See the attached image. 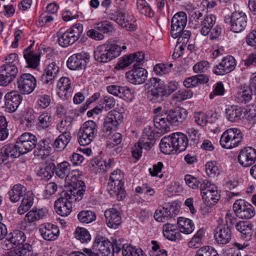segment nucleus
<instances>
[{"instance_id": "obj_1", "label": "nucleus", "mask_w": 256, "mask_h": 256, "mask_svg": "<svg viewBox=\"0 0 256 256\" xmlns=\"http://www.w3.org/2000/svg\"><path fill=\"white\" fill-rule=\"evenodd\" d=\"M242 134L236 128H230L225 130L220 136V144L224 148L232 149L242 142Z\"/></svg>"}, {"instance_id": "obj_2", "label": "nucleus", "mask_w": 256, "mask_h": 256, "mask_svg": "<svg viewBox=\"0 0 256 256\" xmlns=\"http://www.w3.org/2000/svg\"><path fill=\"white\" fill-rule=\"evenodd\" d=\"M112 246L111 242L108 240H96L92 250L84 248L83 251L88 256H114Z\"/></svg>"}, {"instance_id": "obj_3", "label": "nucleus", "mask_w": 256, "mask_h": 256, "mask_svg": "<svg viewBox=\"0 0 256 256\" xmlns=\"http://www.w3.org/2000/svg\"><path fill=\"white\" fill-rule=\"evenodd\" d=\"M124 174L120 170L117 169L111 173L108 185V190L111 194L118 196L124 194Z\"/></svg>"}, {"instance_id": "obj_4", "label": "nucleus", "mask_w": 256, "mask_h": 256, "mask_svg": "<svg viewBox=\"0 0 256 256\" xmlns=\"http://www.w3.org/2000/svg\"><path fill=\"white\" fill-rule=\"evenodd\" d=\"M36 85V78L30 74H23L16 80L17 88L23 94H31L35 89Z\"/></svg>"}, {"instance_id": "obj_5", "label": "nucleus", "mask_w": 256, "mask_h": 256, "mask_svg": "<svg viewBox=\"0 0 256 256\" xmlns=\"http://www.w3.org/2000/svg\"><path fill=\"white\" fill-rule=\"evenodd\" d=\"M231 30L234 32L243 31L247 26L248 17L242 12H234L231 16L225 20H228Z\"/></svg>"}, {"instance_id": "obj_6", "label": "nucleus", "mask_w": 256, "mask_h": 256, "mask_svg": "<svg viewBox=\"0 0 256 256\" xmlns=\"http://www.w3.org/2000/svg\"><path fill=\"white\" fill-rule=\"evenodd\" d=\"M236 215L242 219H250L255 215L254 206L243 200H236L233 204Z\"/></svg>"}, {"instance_id": "obj_7", "label": "nucleus", "mask_w": 256, "mask_h": 256, "mask_svg": "<svg viewBox=\"0 0 256 256\" xmlns=\"http://www.w3.org/2000/svg\"><path fill=\"white\" fill-rule=\"evenodd\" d=\"M24 154L18 144H9L4 146L0 151V160L2 162L12 161Z\"/></svg>"}, {"instance_id": "obj_8", "label": "nucleus", "mask_w": 256, "mask_h": 256, "mask_svg": "<svg viewBox=\"0 0 256 256\" xmlns=\"http://www.w3.org/2000/svg\"><path fill=\"white\" fill-rule=\"evenodd\" d=\"M18 69L16 65H2L0 66V86H6L16 78Z\"/></svg>"}, {"instance_id": "obj_9", "label": "nucleus", "mask_w": 256, "mask_h": 256, "mask_svg": "<svg viewBox=\"0 0 256 256\" xmlns=\"http://www.w3.org/2000/svg\"><path fill=\"white\" fill-rule=\"evenodd\" d=\"M16 144H18L23 154H26L32 151L36 146L37 138L34 134L26 132L18 138Z\"/></svg>"}, {"instance_id": "obj_10", "label": "nucleus", "mask_w": 256, "mask_h": 256, "mask_svg": "<svg viewBox=\"0 0 256 256\" xmlns=\"http://www.w3.org/2000/svg\"><path fill=\"white\" fill-rule=\"evenodd\" d=\"M187 23V16L184 12L176 14L171 20L170 34L174 38H177L185 28Z\"/></svg>"}, {"instance_id": "obj_11", "label": "nucleus", "mask_w": 256, "mask_h": 256, "mask_svg": "<svg viewBox=\"0 0 256 256\" xmlns=\"http://www.w3.org/2000/svg\"><path fill=\"white\" fill-rule=\"evenodd\" d=\"M140 65H133L132 68L126 72V78L132 84H140L144 83L148 78L146 70Z\"/></svg>"}, {"instance_id": "obj_12", "label": "nucleus", "mask_w": 256, "mask_h": 256, "mask_svg": "<svg viewBox=\"0 0 256 256\" xmlns=\"http://www.w3.org/2000/svg\"><path fill=\"white\" fill-rule=\"evenodd\" d=\"M72 202L69 195L63 192L62 196L54 202L56 212L62 216H68L72 210Z\"/></svg>"}, {"instance_id": "obj_13", "label": "nucleus", "mask_w": 256, "mask_h": 256, "mask_svg": "<svg viewBox=\"0 0 256 256\" xmlns=\"http://www.w3.org/2000/svg\"><path fill=\"white\" fill-rule=\"evenodd\" d=\"M238 159L242 166L249 167L256 161V150L251 146L245 147L240 150Z\"/></svg>"}, {"instance_id": "obj_14", "label": "nucleus", "mask_w": 256, "mask_h": 256, "mask_svg": "<svg viewBox=\"0 0 256 256\" xmlns=\"http://www.w3.org/2000/svg\"><path fill=\"white\" fill-rule=\"evenodd\" d=\"M118 204H114L112 208L104 212V216L107 226L110 228H117L122 223V217Z\"/></svg>"}, {"instance_id": "obj_15", "label": "nucleus", "mask_w": 256, "mask_h": 256, "mask_svg": "<svg viewBox=\"0 0 256 256\" xmlns=\"http://www.w3.org/2000/svg\"><path fill=\"white\" fill-rule=\"evenodd\" d=\"M39 232L42 238L48 241H54L56 240L60 235L58 227L50 222L42 224L40 226Z\"/></svg>"}, {"instance_id": "obj_16", "label": "nucleus", "mask_w": 256, "mask_h": 256, "mask_svg": "<svg viewBox=\"0 0 256 256\" xmlns=\"http://www.w3.org/2000/svg\"><path fill=\"white\" fill-rule=\"evenodd\" d=\"M71 80L68 77L62 76L59 79L56 84V92L58 96L62 100H69L72 96Z\"/></svg>"}, {"instance_id": "obj_17", "label": "nucleus", "mask_w": 256, "mask_h": 256, "mask_svg": "<svg viewBox=\"0 0 256 256\" xmlns=\"http://www.w3.org/2000/svg\"><path fill=\"white\" fill-rule=\"evenodd\" d=\"M232 233L228 226L219 224L214 230V240L219 245H224L229 243L232 240Z\"/></svg>"}, {"instance_id": "obj_18", "label": "nucleus", "mask_w": 256, "mask_h": 256, "mask_svg": "<svg viewBox=\"0 0 256 256\" xmlns=\"http://www.w3.org/2000/svg\"><path fill=\"white\" fill-rule=\"evenodd\" d=\"M5 109L7 112H15L20 104L22 97L17 91H12L7 93L5 96Z\"/></svg>"}, {"instance_id": "obj_19", "label": "nucleus", "mask_w": 256, "mask_h": 256, "mask_svg": "<svg viewBox=\"0 0 256 256\" xmlns=\"http://www.w3.org/2000/svg\"><path fill=\"white\" fill-rule=\"evenodd\" d=\"M72 30L69 28L66 30H64L63 28L60 30L58 32V42L60 46L62 47H67L78 40L76 36Z\"/></svg>"}, {"instance_id": "obj_20", "label": "nucleus", "mask_w": 256, "mask_h": 256, "mask_svg": "<svg viewBox=\"0 0 256 256\" xmlns=\"http://www.w3.org/2000/svg\"><path fill=\"white\" fill-rule=\"evenodd\" d=\"M116 20L120 25L128 31L134 32L136 30L137 26L134 24L136 20L128 13H120Z\"/></svg>"}, {"instance_id": "obj_21", "label": "nucleus", "mask_w": 256, "mask_h": 256, "mask_svg": "<svg viewBox=\"0 0 256 256\" xmlns=\"http://www.w3.org/2000/svg\"><path fill=\"white\" fill-rule=\"evenodd\" d=\"M47 214L46 208H33L26 214L24 220L30 225H34L36 222L46 218Z\"/></svg>"}, {"instance_id": "obj_22", "label": "nucleus", "mask_w": 256, "mask_h": 256, "mask_svg": "<svg viewBox=\"0 0 256 256\" xmlns=\"http://www.w3.org/2000/svg\"><path fill=\"white\" fill-rule=\"evenodd\" d=\"M162 232L164 236L171 241L176 242L182 238L180 232L176 224L169 223L164 224Z\"/></svg>"}, {"instance_id": "obj_23", "label": "nucleus", "mask_w": 256, "mask_h": 256, "mask_svg": "<svg viewBox=\"0 0 256 256\" xmlns=\"http://www.w3.org/2000/svg\"><path fill=\"white\" fill-rule=\"evenodd\" d=\"M252 224L248 221H240L235 225L236 230L240 234L241 238L246 241L250 240L252 234Z\"/></svg>"}, {"instance_id": "obj_24", "label": "nucleus", "mask_w": 256, "mask_h": 256, "mask_svg": "<svg viewBox=\"0 0 256 256\" xmlns=\"http://www.w3.org/2000/svg\"><path fill=\"white\" fill-rule=\"evenodd\" d=\"M173 142L175 144L177 152L184 151L188 147V140L187 136L180 132H174L171 134Z\"/></svg>"}, {"instance_id": "obj_25", "label": "nucleus", "mask_w": 256, "mask_h": 256, "mask_svg": "<svg viewBox=\"0 0 256 256\" xmlns=\"http://www.w3.org/2000/svg\"><path fill=\"white\" fill-rule=\"evenodd\" d=\"M164 114V116H166L170 124H172L176 125L182 123L186 116V112L184 110H169L165 112Z\"/></svg>"}, {"instance_id": "obj_26", "label": "nucleus", "mask_w": 256, "mask_h": 256, "mask_svg": "<svg viewBox=\"0 0 256 256\" xmlns=\"http://www.w3.org/2000/svg\"><path fill=\"white\" fill-rule=\"evenodd\" d=\"M225 114L226 119L232 122H238L242 116V109L235 105L228 106L225 110Z\"/></svg>"}, {"instance_id": "obj_27", "label": "nucleus", "mask_w": 256, "mask_h": 256, "mask_svg": "<svg viewBox=\"0 0 256 256\" xmlns=\"http://www.w3.org/2000/svg\"><path fill=\"white\" fill-rule=\"evenodd\" d=\"M253 92V90L249 86L241 85L238 88L236 98L240 102L246 104L252 100Z\"/></svg>"}, {"instance_id": "obj_28", "label": "nucleus", "mask_w": 256, "mask_h": 256, "mask_svg": "<svg viewBox=\"0 0 256 256\" xmlns=\"http://www.w3.org/2000/svg\"><path fill=\"white\" fill-rule=\"evenodd\" d=\"M161 152L166 154H172L177 153L175 144L171 134L162 138L160 144Z\"/></svg>"}, {"instance_id": "obj_29", "label": "nucleus", "mask_w": 256, "mask_h": 256, "mask_svg": "<svg viewBox=\"0 0 256 256\" xmlns=\"http://www.w3.org/2000/svg\"><path fill=\"white\" fill-rule=\"evenodd\" d=\"M164 115V114H157L154 116L153 120L155 127L162 134L170 130V124Z\"/></svg>"}, {"instance_id": "obj_30", "label": "nucleus", "mask_w": 256, "mask_h": 256, "mask_svg": "<svg viewBox=\"0 0 256 256\" xmlns=\"http://www.w3.org/2000/svg\"><path fill=\"white\" fill-rule=\"evenodd\" d=\"M34 200V194L30 192H26L22 197L21 204L18 208V214L22 215L28 212L32 206Z\"/></svg>"}, {"instance_id": "obj_31", "label": "nucleus", "mask_w": 256, "mask_h": 256, "mask_svg": "<svg viewBox=\"0 0 256 256\" xmlns=\"http://www.w3.org/2000/svg\"><path fill=\"white\" fill-rule=\"evenodd\" d=\"M78 186H72L73 187V190H70L68 192H64V193H67L70 197V200L72 201H80V200L86 191V186L83 181H80L78 184Z\"/></svg>"}, {"instance_id": "obj_32", "label": "nucleus", "mask_w": 256, "mask_h": 256, "mask_svg": "<svg viewBox=\"0 0 256 256\" xmlns=\"http://www.w3.org/2000/svg\"><path fill=\"white\" fill-rule=\"evenodd\" d=\"M58 72L59 68L56 65H48L41 76L42 81L46 84L52 83Z\"/></svg>"}, {"instance_id": "obj_33", "label": "nucleus", "mask_w": 256, "mask_h": 256, "mask_svg": "<svg viewBox=\"0 0 256 256\" xmlns=\"http://www.w3.org/2000/svg\"><path fill=\"white\" fill-rule=\"evenodd\" d=\"M26 188L20 184H16L8 191V195L12 202H18L26 193Z\"/></svg>"}, {"instance_id": "obj_34", "label": "nucleus", "mask_w": 256, "mask_h": 256, "mask_svg": "<svg viewBox=\"0 0 256 256\" xmlns=\"http://www.w3.org/2000/svg\"><path fill=\"white\" fill-rule=\"evenodd\" d=\"M71 139V133L61 134L54 142L53 147L56 151L61 152L66 147Z\"/></svg>"}, {"instance_id": "obj_35", "label": "nucleus", "mask_w": 256, "mask_h": 256, "mask_svg": "<svg viewBox=\"0 0 256 256\" xmlns=\"http://www.w3.org/2000/svg\"><path fill=\"white\" fill-rule=\"evenodd\" d=\"M216 20V16L213 14L206 16L204 20L200 22V32L204 36H208L210 30V28L214 26Z\"/></svg>"}, {"instance_id": "obj_36", "label": "nucleus", "mask_w": 256, "mask_h": 256, "mask_svg": "<svg viewBox=\"0 0 256 256\" xmlns=\"http://www.w3.org/2000/svg\"><path fill=\"white\" fill-rule=\"evenodd\" d=\"M123 64H141L146 62L145 54L142 52H138L134 54L124 56L122 59ZM117 64H120L118 63Z\"/></svg>"}, {"instance_id": "obj_37", "label": "nucleus", "mask_w": 256, "mask_h": 256, "mask_svg": "<svg viewBox=\"0 0 256 256\" xmlns=\"http://www.w3.org/2000/svg\"><path fill=\"white\" fill-rule=\"evenodd\" d=\"M180 232L188 234L193 232L194 230V224L192 221L184 217H180L177 220Z\"/></svg>"}, {"instance_id": "obj_38", "label": "nucleus", "mask_w": 256, "mask_h": 256, "mask_svg": "<svg viewBox=\"0 0 256 256\" xmlns=\"http://www.w3.org/2000/svg\"><path fill=\"white\" fill-rule=\"evenodd\" d=\"M33 45L34 44H31L23 51L24 57L27 64H38L40 60V54L32 50Z\"/></svg>"}, {"instance_id": "obj_39", "label": "nucleus", "mask_w": 256, "mask_h": 256, "mask_svg": "<svg viewBox=\"0 0 256 256\" xmlns=\"http://www.w3.org/2000/svg\"><path fill=\"white\" fill-rule=\"evenodd\" d=\"M8 239L14 245L20 247L24 244V243L26 240V236L23 232L20 230H14L8 234Z\"/></svg>"}, {"instance_id": "obj_40", "label": "nucleus", "mask_w": 256, "mask_h": 256, "mask_svg": "<svg viewBox=\"0 0 256 256\" xmlns=\"http://www.w3.org/2000/svg\"><path fill=\"white\" fill-rule=\"evenodd\" d=\"M90 56L89 54L82 52L74 54L68 60L66 64H86L90 62Z\"/></svg>"}, {"instance_id": "obj_41", "label": "nucleus", "mask_w": 256, "mask_h": 256, "mask_svg": "<svg viewBox=\"0 0 256 256\" xmlns=\"http://www.w3.org/2000/svg\"><path fill=\"white\" fill-rule=\"evenodd\" d=\"M72 118L70 116H64L56 124V130L61 134L71 133Z\"/></svg>"}, {"instance_id": "obj_42", "label": "nucleus", "mask_w": 256, "mask_h": 256, "mask_svg": "<svg viewBox=\"0 0 256 256\" xmlns=\"http://www.w3.org/2000/svg\"><path fill=\"white\" fill-rule=\"evenodd\" d=\"M52 118L50 114L47 112L42 113L38 118L37 127L38 130H46L52 124Z\"/></svg>"}, {"instance_id": "obj_43", "label": "nucleus", "mask_w": 256, "mask_h": 256, "mask_svg": "<svg viewBox=\"0 0 256 256\" xmlns=\"http://www.w3.org/2000/svg\"><path fill=\"white\" fill-rule=\"evenodd\" d=\"M172 216V214L169 208L159 207L156 210L154 218L157 222H164L171 218Z\"/></svg>"}, {"instance_id": "obj_44", "label": "nucleus", "mask_w": 256, "mask_h": 256, "mask_svg": "<svg viewBox=\"0 0 256 256\" xmlns=\"http://www.w3.org/2000/svg\"><path fill=\"white\" fill-rule=\"evenodd\" d=\"M54 168L53 164L42 165L38 170L37 174L42 179L49 180L54 175Z\"/></svg>"}, {"instance_id": "obj_45", "label": "nucleus", "mask_w": 256, "mask_h": 256, "mask_svg": "<svg viewBox=\"0 0 256 256\" xmlns=\"http://www.w3.org/2000/svg\"><path fill=\"white\" fill-rule=\"evenodd\" d=\"M34 150L36 156L43 158L45 156H48L50 152V147L45 140H40L36 144Z\"/></svg>"}, {"instance_id": "obj_46", "label": "nucleus", "mask_w": 256, "mask_h": 256, "mask_svg": "<svg viewBox=\"0 0 256 256\" xmlns=\"http://www.w3.org/2000/svg\"><path fill=\"white\" fill-rule=\"evenodd\" d=\"M77 218L80 222L89 224L96 220V215L94 212L90 210H84L78 214Z\"/></svg>"}, {"instance_id": "obj_47", "label": "nucleus", "mask_w": 256, "mask_h": 256, "mask_svg": "<svg viewBox=\"0 0 256 256\" xmlns=\"http://www.w3.org/2000/svg\"><path fill=\"white\" fill-rule=\"evenodd\" d=\"M70 164L66 161L58 164L55 167L56 175L60 178L66 179L70 171Z\"/></svg>"}, {"instance_id": "obj_48", "label": "nucleus", "mask_w": 256, "mask_h": 256, "mask_svg": "<svg viewBox=\"0 0 256 256\" xmlns=\"http://www.w3.org/2000/svg\"><path fill=\"white\" fill-rule=\"evenodd\" d=\"M152 134V132L150 130L148 131L147 132H143L142 137L138 142V144L142 146V148L146 150H149L150 149L153 139Z\"/></svg>"}, {"instance_id": "obj_49", "label": "nucleus", "mask_w": 256, "mask_h": 256, "mask_svg": "<svg viewBox=\"0 0 256 256\" xmlns=\"http://www.w3.org/2000/svg\"><path fill=\"white\" fill-rule=\"evenodd\" d=\"M74 236L82 243H88L91 240V236L89 232L84 228H76L74 232Z\"/></svg>"}, {"instance_id": "obj_50", "label": "nucleus", "mask_w": 256, "mask_h": 256, "mask_svg": "<svg viewBox=\"0 0 256 256\" xmlns=\"http://www.w3.org/2000/svg\"><path fill=\"white\" fill-rule=\"evenodd\" d=\"M98 129L96 123L93 120L86 122L80 130L94 138Z\"/></svg>"}, {"instance_id": "obj_51", "label": "nucleus", "mask_w": 256, "mask_h": 256, "mask_svg": "<svg viewBox=\"0 0 256 256\" xmlns=\"http://www.w3.org/2000/svg\"><path fill=\"white\" fill-rule=\"evenodd\" d=\"M204 229H199L194 236L191 240L188 242V246L192 248H197L202 244V238L204 235Z\"/></svg>"}, {"instance_id": "obj_52", "label": "nucleus", "mask_w": 256, "mask_h": 256, "mask_svg": "<svg viewBox=\"0 0 256 256\" xmlns=\"http://www.w3.org/2000/svg\"><path fill=\"white\" fill-rule=\"evenodd\" d=\"M202 199L208 204H214L218 202L220 199V194L218 192V190H211L206 193L202 192Z\"/></svg>"}, {"instance_id": "obj_53", "label": "nucleus", "mask_w": 256, "mask_h": 256, "mask_svg": "<svg viewBox=\"0 0 256 256\" xmlns=\"http://www.w3.org/2000/svg\"><path fill=\"white\" fill-rule=\"evenodd\" d=\"M102 47H104V44L98 47V50L94 54V58L99 62H108L111 60L109 56L110 54L106 50L102 48Z\"/></svg>"}, {"instance_id": "obj_54", "label": "nucleus", "mask_w": 256, "mask_h": 256, "mask_svg": "<svg viewBox=\"0 0 256 256\" xmlns=\"http://www.w3.org/2000/svg\"><path fill=\"white\" fill-rule=\"evenodd\" d=\"M82 172L78 170H70L65 180L70 186H78Z\"/></svg>"}, {"instance_id": "obj_55", "label": "nucleus", "mask_w": 256, "mask_h": 256, "mask_svg": "<svg viewBox=\"0 0 256 256\" xmlns=\"http://www.w3.org/2000/svg\"><path fill=\"white\" fill-rule=\"evenodd\" d=\"M184 180L186 184L190 188L198 190L202 184V178L195 177L191 174H186Z\"/></svg>"}, {"instance_id": "obj_56", "label": "nucleus", "mask_w": 256, "mask_h": 256, "mask_svg": "<svg viewBox=\"0 0 256 256\" xmlns=\"http://www.w3.org/2000/svg\"><path fill=\"white\" fill-rule=\"evenodd\" d=\"M137 7L140 12L150 18L154 16V12L146 0H137Z\"/></svg>"}, {"instance_id": "obj_57", "label": "nucleus", "mask_w": 256, "mask_h": 256, "mask_svg": "<svg viewBox=\"0 0 256 256\" xmlns=\"http://www.w3.org/2000/svg\"><path fill=\"white\" fill-rule=\"evenodd\" d=\"M103 44L104 47L102 48H104V50H106L108 52L111 60L118 56L120 54L121 48L118 44Z\"/></svg>"}, {"instance_id": "obj_58", "label": "nucleus", "mask_w": 256, "mask_h": 256, "mask_svg": "<svg viewBox=\"0 0 256 256\" xmlns=\"http://www.w3.org/2000/svg\"><path fill=\"white\" fill-rule=\"evenodd\" d=\"M194 92L191 90H182L172 96V99L176 102H181L192 97Z\"/></svg>"}, {"instance_id": "obj_59", "label": "nucleus", "mask_w": 256, "mask_h": 256, "mask_svg": "<svg viewBox=\"0 0 256 256\" xmlns=\"http://www.w3.org/2000/svg\"><path fill=\"white\" fill-rule=\"evenodd\" d=\"M123 256H146L140 248L126 246L122 250Z\"/></svg>"}, {"instance_id": "obj_60", "label": "nucleus", "mask_w": 256, "mask_h": 256, "mask_svg": "<svg viewBox=\"0 0 256 256\" xmlns=\"http://www.w3.org/2000/svg\"><path fill=\"white\" fill-rule=\"evenodd\" d=\"M187 134L189 136L190 144L194 146H196L200 142V137L198 130L194 128H190L188 129Z\"/></svg>"}, {"instance_id": "obj_61", "label": "nucleus", "mask_w": 256, "mask_h": 256, "mask_svg": "<svg viewBox=\"0 0 256 256\" xmlns=\"http://www.w3.org/2000/svg\"><path fill=\"white\" fill-rule=\"evenodd\" d=\"M206 172L210 177H214L220 174L219 168L216 161H209L206 164Z\"/></svg>"}, {"instance_id": "obj_62", "label": "nucleus", "mask_w": 256, "mask_h": 256, "mask_svg": "<svg viewBox=\"0 0 256 256\" xmlns=\"http://www.w3.org/2000/svg\"><path fill=\"white\" fill-rule=\"evenodd\" d=\"M118 126V122H116L114 120L112 116V114L108 112L104 124V131L106 132H110Z\"/></svg>"}, {"instance_id": "obj_63", "label": "nucleus", "mask_w": 256, "mask_h": 256, "mask_svg": "<svg viewBox=\"0 0 256 256\" xmlns=\"http://www.w3.org/2000/svg\"><path fill=\"white\" fill-rule=\"evenodd\" d=\"M116 100L112 96H104L100 102V106L102 109L108 111L114 107L116 105Z\"/></svg>"}, {"instance_id": "obj_64", "label": "nucleus", "mask_w": 256, "mask_h": 256, "mask_svg": "<svg viewBox=\"0 0 256 256\" xmlns=\"http://www.w3.org/2000/svg\"><path fill=\"white\" fill-rule=\"evenodd\" d=\"M196 256H219L216 250L212 246H204L200 248Z\"/></svg>"}]
</instances>
